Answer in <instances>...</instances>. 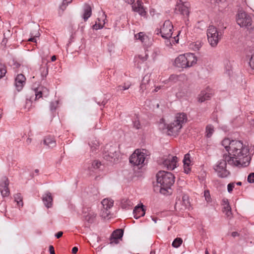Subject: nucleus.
Returning a JSON list of instances; mask_svg holds the SVG:
<instances>
[{"instance_id": "49530a36", "label": "nucleus", "mask_w": 254, "mask_h": 254, "mask_svg": "<svg viewBox=\"0 0 254 254\" xmlns=\"http://www.w3.org/2000/svg\"><path fill=\"white\" fill-rule=\"evenodd\" d=\"M58 102V101L52 102L50 104V110L51 111H55L57 107Z\"/></svg>"}, {"instance_id": "4c0bfd02", "label": "nucleus", "mask_w": 254, "mask_h": 254, "mask_svg": "<svg viewBox=\"0 0 254 254\" xmlns=\"http://www.w3.org/2000/svg\"><path fill=\"white\" fill-rule=\"evenodd\" d=\"M96 216V214L94 212H91L88 213L85 217V219L86 221L89 222V223H92L95 217Z\"/></svg>"}, {"instance_id": "c03bdc74", "label": "nucleus", "mask_w": 254, "mask_h": 254, "mask_svg": "<svg viewBox=\"0 0 254 254\" xmlns=\"http://www.w3.org/2000/svg\"><path fill=\"white\" fill-rule=\"evenodd\" d=\"M41 76L44 78L46 77L48 73V69L47 67H42L41 68Z\"/></svg>"}, {"instance_id": "de8ad7c7", "label": "nucleus", "mask_w": 254, "mask_h": 254, "mask_svg": "<svg viewBox=\"0 0 254 254\" xmlns=\"http://www.w3.org/2000/svg\"><path fill=\"white\" fill-rule=\"evenodd\" d=\"M133 127L136 128V129H139L140 128V123H139V120H138L137 118H136L133 122Z\"/></svg>"}, {"instance_id": "a211bd4d", "label": "nucleus", "mask_w": 254, "mask_h": 254, "mask_svg": "<svg viewBox=\"0 0 254 254\" xmlns=\"http://www.w3.org/2000/svg\"><path fill=\"white\" fill-rule=\"evenodd\" d=\"M132 9L134 11L138 13L141 16H145L146 14V11L142 5V2L137 0V2L134 3L132 6Z\"/></svg>"}, {"instance_id": "ddd939ff", "label": "nucleus", "mask_w": 254, "mask_h": 254, "mask_svg": "<svg viewBox=\"0 0 254 254\" xmlns=\"http://www.w3.org/2000/svg\"><path fill=\"white\" fill-rule=\"evenodd\" d=\"M103 157L108 161L111 162L115 161L116 159H117V152L116 147L110 146L107 151H105L103 154Z\"/></svg>"}, {"instance_id": "b1692460", "label": "nucleus", "mask_w": 254, "mask_h": 254, "mask_svg": "<svg viewBox=\"0 0 254 254\" xmlns=\"http://www.w3.org/2000/svg\"><path fill=\"white\" fill-rule=\"evenodd\" d=\"M211 96V93L208 91H202L198 95V100L199 102H203L208 100Z\"/></svg>"}, {"instance_id": "79ce46f5", "label": "nucleus", "mask_w": 254, "mask_h": 254, "mask_svg": "<svg viewBox=\"0 0 254 254\" xmlns=\"http://www.w3.org/2000/svg\"><path fill=\"white\" fill-rule=\"evenodd\" d=\"M130 86V84L129 83H125L124 85L122 86H119L117 87V90L120 91V90H125L127 89H128Z\"/></svg>"}, {"instance_id": "58836bf2", "label": "nucleus", "mask_w": 254, "mask_h": 254, "mask_svg": "<svg viewBox=\"0 0 254 254\" xmlns=\"http://www.w3.org/2000/svg\"><path fill=\"white\" fill-rule=\"evenodd\" d=\"M183 243V240L180 238H176L172 243V246L174 248H179Z\"/></svg>"}, {"instance_id": "39448f33", "label": "nucleus", "mask_w": 254, "mask_h": 254, "mask_svg": "<svg viewBox=\"0 0 254 254\" xmlns=\"http://www.w3.org/2000/svg\"><path fill=\"white\" fill-rule=\"evenodd\" d=\"M237 23L241 27L247 29L251 28L252 18L251 16L243 10H239L236 17Z\"/></svg>"}, {"instance_id": "052dcab7", "label": "nucleus", "mask_w": 254, "mask_h": 254, "mask_svg": "<svg viewBox=\"0 0 254 254\" xmlns=\"http://www.w3.org/2000/svg\"><path fill=\"white\" fill-rule=\"evenodd\" d=\"M126 1L128 4H132L134 2V0H126Z\"/></svg>"}, {"instance_id": "c85d7f7f", "label": "nucleus", "mask_w": 254, "mask_h": 254, "mask_svg": "<svg viewBox=\"0 0 254 254\" xmlns=\"http://www.w3.org/2000/svg\"><path fill=\"white\" fill-rule=\"evenodd\" d=\"M214 132V127L211 125H208L205 128V136L210 138Z\"/></svg>"}, {"instance_id": "20e7f679", "label": "nucleus", "mask_w": 254, "mask_h": 254, "mask_svg": "<svg viewBox=\"0 0 254 254\" xmlns=\"http://www.w3.org/2000/svg\"><path fill=\"white\" fill-rule=\"evenodd\" d=\"M197 62L196 56L192 53H186L179 56L175 61L176 66L181 68H187L192 66Z\"/></svg>"}, {"instance_id": "393cba45", "label": "nucleus", "mask_w": 254, "mask_h": 254, "mask_svg": "<svg viewBox=\"0 0 254 254\" xmlns=\"http://www.w3.org/2000/svg\"><path fill=\"white\" fill-rule=\"evenodd\" d=\"M31 38H29L28 41L30 42H33L34 43L37 42L36 38L39 37L40 35L39 32L38 27L36 26L34 29L30 32Z\"/></svg>"}, {"instance_id": "aec40b11", "label": "nucleus", "mask_w": 254, "mask_h": 254, "mask_svg": "<svg viewBox=\"0 0 254 254\" xmlns=\"http://www.w3.org/2000/svg\"><path fill=\"white\" fill-rule=\"evenodd\" d=\"M134 38L136 40L140 41L144 45L148 46L149 45V39L148 37L143 32H139L136 34H134Z\"/></svg>"}, {"instance_id": "6e6d98bb", "label": "nucleus", "mask_w": 254, "mask_h": 254, "mask_svg": "<svg viewBox=\"0 0 254 254\" xmlns=\"http://www.w3.org/2000/svg\"><path fill=\"white\" fill-rule=\"evenodd\" d=\"M63 234V232L59 231L56 234L55 236L57 237V238H61Z\"/></svg>"}, {"instance_id": "f8f14e48", "label": "nucleus", "mask_w": 254, "mask_h": 254, "mask_svg": "<svg viewBox=\"0 0 254 254\" xmlns=\"http://www.w3.org/2000/svg\"><path fill=\"white\" fill-rule=\"evenodd\" d=\"M177 160L176 156L170 155L164 160L163 164L168 170H174L177 167Z\"/></svg>"}, {"instance_id": "cd10ccee", "label": "nucleus", "mask_w": 254, "mask_h": 254, "mask_svg": "<svg viewBox=\"0 0 254 254\" xmlns=\"http://www.w3.org/2000/svg\"><path fill=\"white\" fill-rule=\"evenodd\" d=\"M148 58V54L145 52L144 54L139 55L135 58V62L137 63V64L139 65L140 64L145 62Z\"/></svg>"}, {"instance_id": "5701e85b", "label": "nucleus", "mask_w": 254, "mask_h": 254, "mask_svg": "<svg viewBox=\"0 0 254 254\" xmlns=\"http://www.w3.org/2000/svg\"><path fill=\"white\" fill-rule=\"evenodd\" d=\"M44 144L48 148H53L56 146V142L55 138L51 136L48 135L45 137L44 139Z\"/></svg>"}, {"instance_id": "37998d69", "label": "nucleus", "mask_w": 254, "mask_h": 254, "mask_svg": "<svg viewBox=\"0 0 254 254\" xmlns=\"http://www.w3.org/2000/svg\"><path fill=\"white\" fill-rule=\"evenodd\" d=\"M110 214V211H109V209H102L101 212V216L104 218H106L108 217V216Z\"/></svg>"}, {"instance_id": "f3484780", "label": "nucleus", "mask_w": 254, "mask_h": 254, "mask_svg": "<svg viewBox=\"0 0 254 254\" xmlns=\"http://www.w3.org/2000/svg\"><path fill=\"white\" fill-rule=\"evenodd\" d=\"M26 78L22 74H19L15 79V85L17 90L20 91L25 84Z\"/></svg>"}, {"instance_id": "2eb2a0df", "label": "nucleus", "mask_w": 254, "mask_h": 254, "mask_svg": "<svg viewBox=\"0 0 254 254\" xmlns=\"http://www.w3.org/2000/svg\"><path fill=\"white\" fill-rule=\"evenodd\" d=\"M124 232L121 229H118L114 231L110 238V243L117 244L123 236Z\"/></svg>"}, {"instance_id": "13d9d810", "label": "nucleus", "mask_w": 254, "mask_h": 254, "mask_svg": "<svg viewBox=\"0 0 254 254\" xmlns=\"http://www.w3.org/2000/svg\"><path fill=\"white\" fill-rule=\"evenodd\" d=\"M177 78V76H176V75H171L170 78H169V80H174L175 79H176Z\"/></svg>"}, {"instance_id": "774afa93", "label": "nucleus", "mask_w": 254, "mask_h": 254, "mask_svg": "<svg viewBox=\"0 0 254 254\" xmlns=\"http://www.w3.org/2000/svg\"><path fill=\"white\" fill-rule=\"evenodd\" d=\"M152 220L155 223H157V219L155 218H152Z\"/></svg>"}, {"instance_id": "4d7b16f0", "label": "nucleus", "mask_w": 254, "mask_h": 254, "mask_svg": "<svg viewBox=\"0 0 254 254\" xmlns=\"http://www.w3.org/2000/svg\"><path fill=\"white\" fill-rule=\"evenodd\" d=\"M78 251V248L76 247H74L72 249V253L73 254H76Z\"/></svg>"}, {"instance_id": "ea45409f", "label": "nucleus", "mask_w": 254, "mask_h": 254, "mask_svg": "<svg viewBox=\"0 0 254 254\" xmlns=\"http://www.w3.org/2000/svg\"><path fill=\"white\" fill-rule=\"evenodd\" d=\"M101 165L100 162L95 160L92 162L91 167H88V169L91 170H93V169H97L100 168V166Z\"/></svg>"}, {"instance_id": "f03ea898", "label": "nucleus", "mask_w": 254, "mask_h": 254, "mask_svg": "<svg viewBox=\"0 0 254 254\" xmlns=\"http://www.w3.org/2000/svg\"><path fill=\"white\" fill-rule=\"evenodd\" d=\"M187 118L184 113L176 114L173 122L166 124L162 120L160 122L158 127L160 130L166 133L169 135L176 136L179 134L182 127L183 124L187 122Z\"/></svg>"}, {"instance_id": "473e14b6", "label": "nucleus", "mask_w": 254, "mask_h": 254, "mask_svg": "<svg viewBox=\"0 0 254 254\" xmlns=\"http://www.w3.org/2000/svg\"><path fill=\"white\" fill-rule=\"evenodd\" d=\"M89 145L91 148V150L92 152L96 151L99 147V142L96 140H92L89 143Z\"/></svg>"}, {"instance_id": "4be33fe9", "label": "nucleus", "mask_w": 254, "mask_h": 254, "mask_svg": "<svg viewBox=\"0 0 254 254\" xmlns=\"http://www.w3.org/2000/svg\"><path fill=\"white\" fill-rule=\"evenodd\" d=\"M143 205L141 206H136L133 210V215L135 219H138V218L143 216L145 213V210L143 208Z\"/></svg>"}, {"instance_id": "6e6552de", "label": "nucleus", "mask_w": 254, "mask_h": 254, "mask_svg": "<svg viewBox=\"0 0 254 254\" xmlns=\"http://www.w3.org/2000/svg\"><path fill=\"white\" fill-rule=\"evenodd\" d=\"M146 151L142 149H136L129 157V162L134 166L142 165L146 158Z\"/></svg>"}, {"instance_id": "8fccbe9b", "label": "nucleus", "mask_w": 254, "mask_h": 254, "mask_svg": "<svg viewBox=\"0 0 254 254\" xmlns=\"http://www.w3.org/2000/svg\"><path fill=\"white\" fill-rule=\"evenodd\" d=\"M204 196L206 200L208 202L210 200V196L209 191L208 190H206L204 192Z\"/></svg>"}, {"instance_id": "bf43d9fd", "label": "nucleus", "mask_w": 254, "mask_h": 254, "mask_svg": "<svg viewBox=\"0 0 254 254\" xmlns=\"http://www.w3.org/2000/svg\"><path fill=\"white\" fill-rule=\"evenodd\" d=\"M32 141V139L31 138H28L27 139H26V142L27 144H29L30 143H31Z\"/></svg>"}, {"instance_id": "f704fd0d", "label": "nucleus", "mask_w": 254, "mask_h": 254, "mask_svg": "<svg viewBox=\"0 0 254 254\" xmlns=\"http://www.w3.org/2000/svg\"><path fill=\"white\" fill-rule=\"evenodd\" d=\"M149 79V77L147 76H145L142 80V83L140 85V90L143 91L147 88V85L148 83Z\"/></svg>"}, {"instance_id": "5fc2aeb1", "label": "nucleus", "mask_w": 254, "mask_h": 254, "mask_svg": "<svg viewBox=\"0 0 254 254\" xmlns=\"http://www.w3.org/2000/svg\"><path fill=\"white\" fill-rule=\"evenodd\" d=\"M49 252L50 253V254H55L54 248L52 245L49 246Z\"/></svg>"}, {"instance_id": "09e8293b", "label": "nucleus", "mask_w": 254, "mask_h": 254, "mask_svg": "<svg viewBox=\"0 0 254 254\" xmlns=\"http://www.w3.org/2000/svg\"><path fill=\"white\" fill-rule=\"evenodd\" d=\"M248 182L250 183H254V173H250L248 177Z\"/></svg>"}, {"instance_id": "7ed1b4c3", "label": "nucleus", "mask_w": 254, "mask_h": 254, "mask_svg": "<svg viewBox=\"0 0 254 254\" xmlns=\"http://www.w3.org/2000/svg\"><path fill=\"white\" fill-rule=\"evenodd\" d=\"M156 179L157 185L160 188V193L163 194H171V187L175 182L174 175L170 172L161 171L157 174Z\"/></svg>"}, {"instance_id": "a19ab883", "label": "nucleus", "mask_w": 254, "mask_h": 254, "mask_svg": "<svg viewBox=\"0 0 254 254\" xmlns=\"http://www.w3.org/2000/svg\"><path fill=\"white\" fill-rule=\"evenodd\" d=\"M6 72L4 65L0 64V78L3 77Z\"/></svg>"}, {"instance_id": "a878e982", "label": "nucleus", "mask_w": 254, "mask_h": 254, "mask_svg": "<svg viewBox=\"0 0 254 254\" xmlns=\"http://www.w3.org/2000/svg\"><path fill=\"white\" fill-rule=\"evenodd\" d=\"M92 13L91 6L88 4H85L84 7V13L82 16L85 21L87 20L90 17Z\"/></svg>"}, {"instance_id": "72a5a7b5", "label": "nucleus", "mask_w": 254, "mask_h": 254, "mask_svg": "<svg viewBox=\"0 0 254 254\" xmlns=\"http://www.w3.org/2000/svg\"><path fill=\"white\" fill-rule=\"evenodd\" d=\"M202 44L200 41H196L190 44V47L194 51H198L201 47Z\"/></svg>"}, {"instance_id": "423d86ee", "label": "nucleus", "mask_w": 254, "mask_h": 254, "mask_svg": "<svg viewBox=\"0 0 254 254\" xmlns=\"http://www.w3.org/2000/svg\"><path fill=\"white\" fill-rule=\"evenodd\" d=\"M208 41L212 47H215L221 39L222 33L214 26H209L207 30Z\"/></svg>"}, {"instance_id": "603ef678", "label": "nucleus", "mask_w": 254, "mask_h": 254, "mask_svg": "<svg viewBox=\"0 0 254 254\" xmlns=\"http://www.w3.org/2000/svg\"><path fill=\"white\" fill-rule=\"evenodd\" d=\"M227 205H230L228 200L226 198L223 199L222 200V205L224 207V206H227Z\"/></svg>"}, {"instance_id": "7c9ffc66", "label": "nucleus", "mask_w": 254, "mask_h": 254, "mask_svg": "<svg viewBox=\"0 0 254 254\" xmlns=\"http://www.w3.org/2000/svg\"><path fill=\"white\" fill-rule=\"evenodd\" d=\"M14 198L15 202H17V205L19 207H21L23 205V203L22 201V197L20 193L15 194L14 195Z\"/></svg>"}, {"instance_id": "864d4df0", "label": "nucleus", "mask_w": 254, "mask_h": 254, "mask_svg": "<svg viewBox=\"0 0 254 254\" xmlns=\"http://www.w3.org/2000/svg\"><path fill=\"white\" fill-rule=\"evenodd\" d=\"M8 39L9 38H7V37H6V38L3 37V38L1 41V44L3 46H5Z\"/></svg>"}, {"instance_id": "0eeeda50", "label": "nucleus", "mask_w": 254, "mask_h": 254, "mask_svg": "<svg viewBox=\"0 0 254 254\" xmlns=\"http://www.w3.org/2000/svg\"><path fill=\"white\" fill-rule=\"evenodd\" d=\"M226 155L220 159L214 166V169L217 176L220 178H226L230 175V172L226 169L227 162L229 164L228 159H226Z\"/></svg>"}, {"instance_id": "1a4fd4ad", "label": "nucleus", "mask_w": 254, "mask_h": 254, "mask_svg": "<svg viewBox=\"0 0 254 254\" xmlns=\"http://www.w3.org/2000/svg\"><path fill=\"white\" fill-rule=\"evenodd\" d=\"M173 28V26L170 20H166L159 30L161 36L167 40L171 38Z\"/></svg>"}, {"instance_id": "412c9836", "label": "nucleus", "mask_w": 254, "mask_h": 254, "mask_svg": "<svg viewBox=\"0 0 254 254\" xmlns=\"http://www.w3.org/2000/svg\"><path fill=\"white\" fill-rule=\"evenodd\" d=\"M184 168L185 173L188 174L190 171V165L191 164L190 157V154H186L183 160Z\"/></svg>"}, {"instance_id": "a18cd8bd", "label": "nucleus", "mask_w": 254, "mask_h": 254, "mask_svg": "<svg viewBox=\"0 0 254 254\" xmlns=\"http://www.w3.org/2000/svg\"><path fill=\"white\" fill-rule=\"evenodd\" d=\"M235 184L234 183H229L227 185V190L229 193H231L233 189L235 188Z\"/></svg>"}, {"instance_id": "3c124183", "label": "nucleus", "mask_w": 254, "mask_h": 254, "mask_svg": "<svg viewBox=\"0 0 254 254\" xmlns=\"http://www.w3.org/2000/svg\"><path fill=\"white\" fill-rule=\"evenodd\" d=\"M11 33L9 30H6L3 33V37L9 38L11 36Z\"/></svg>"}, {"instance_id": "69168bd1", "label": "nucleus", "mask_w": 254, "mask_h": 254, "mask_svg": "<svg viewBox=\"0 0 254 254\" xmlns=\"http://www.w3.org/2000/svg\"><path fill=\"white\" fill-rule=\"evenodd\" d=\"M56 57L55 56H53L52 57L51 61L52 62H54V61H56Z\"/></svg>"}, {"instance_id": "2f4dec72", "label": "nucleus", "mask_w": 254, "mask_h": 254, "mask_svg": "<svg viewBox=\"0 0 254 254\" xmlns=\"http://www.w3.org/2000/svg\"><path fill=\"white\" fill-rule=\"evenodd\" d=\"M223 212L228 218L230 219L232 216L231 207L230 205H227V206H224L223 207Z\"/></svg>"}, {"instance_id": "0e129e2a", "label": "nucleus", "mask_w": 254, "mask_h": 254, "mask_svg": "<svg viewBox=\"0 0 254 254\" xmlns=\"http://www.w3.org/2000/svg\"><path fill=\"white\" fill-rule=\"evenodd\" d=\"M161 88L160 86H157L156 87L154 90V92H157Z\"/></svg>"}, {"instance_id": "6ab92c4d", "label": "nucleus", "mask_w": 254, "mask_h": 254, "mask_svg": "<svg viewBox=\"0 0 254 254\" xmlns=\"http://www.w3.org/2000/svg\"><path fill=\"white\" fill-rule=\"evenodd\" d=\"M49 94V90L45 87H40L35 90V100L42 96L47 97Z\"/></svg>"}, {"instance_id": "9d476101", "label": "nucleus", "mask_w": 254, "mask_h": 254, "mask_svg": "<svg viewBox=\"0 0 254 254\" xmlns=\"http://www.w3.org/2000/svg\"><path fill=\"white\" fill-rule=\"evenodd\" d=\"M190 3L184 0H179L176 5V9L183 15L188 17L189 15Z\"/></svg>"}, {"instance_id": "c9c22d12", "label": "nucleus", "mask_w": 254, "mask_h": 254, "mask_svg": "<svg viewBox=\"0 0 254 254\" xmlns=\"http://www.w3.org/2000/svg\"><path fill=\"white\" fill-rule=\"evenodd\" d=\"M72 1V0H63L62 3L60 6V10H62V12H63L66 9L68 4L70 3Z\"/></svg>"}, {"instance_id": "dca6fc26", "label": "nucleus", "mask_w": 254, "mask_h": 254, "mask_svg": "<svg viewBox=\"0 0 254 254\" xmlns=\"http://www.w3.org/2000/svg\"><path fill=\"white\" fill-rule=\"evenodd\" d=\"M42 199L47 208H49L52 207L53 198L52 194L49 191H46L43 195Z\"/></svg>"}, {"instance_id": "4468645a", "label": "nucleus", "mask_w": 254, "mask_h": 254, "mask_svg": "<svg viewBox=\"0 0 254 254\" xmlns=\"http://www.w3.org/2000/svg\"><path fill=\"white\" fill-rule=\"evenodd\" d=\"M190 206V203L189 199V197L187 195L183 196L182 199H178L176 202L175 207L178 208L180 209H185L189 208Z\"/></svg>"}, {"instance_id": "9b49d317", "label": "nucleus", "mask_w": 254, "mask_h": 254, "mask_svg": "<svg viewBox=\"0 0 254 254\" xmlns=\"http://www.w3.org/2000/svg\"><path fill=\"white\" fill-rule=\"evenodd\" d=\"M9 181L7 177H3L0 181V191L3 197L7 196L9 194L8 189Z\"/></svg>"}, {"instance_id": "680f3d73", "label": "nucleus", "mask_w": 254, "mask_h": 254, "mask_svg": "<svg viewBox=\"0 0 254 254\" xmlns=\"http://www.w3.org/2000/svg\"><path fill=\"white\" fill-rule=\"evenodd\" d=\"M238 235V234L237 232H234L232 233V236L234 237H235Z\"/></svg>"}, {"instance_id": "338daca9", "label": "nucleus", "mask_w": 254, "mask_h": 254, "mask_svg": "<svg viewBox=\"0 0 254 254\" xmlns=\"http://www.w3.org/2000/svg\"><path fill=\"white\" fill-rule=\"evenodd\" d=\"M177 37H178V36L176 37H175L174 38V39L175 41L176 42V43H178L179 41V39L178 38L177 39Z\"/></svg>"}, {"instance_id": "f257e3e1", "label": "nucleus", "mask_w": 254, "mask_h": 254, "mask_svg": "<svg viewBox=\"0 0 254 254\" xmlns=\"http://www.w3.org/2000/svg\"><path fill=\"white\" fill-rule=\"evenodd\" d=\"M221 144L229 153V155H225L226 159L229 160V164L238 167H245L250 164L251 160L250 149L243 141L227 138L222 141Z\"/></svg>"}, {"instance_id": "c756f323", "label": "nucleus", "mask_w": 254, "mask_h": 254, "mask_svg": "<svg viewBox=\"0 0 254 254\" xmlns=\"http://www.w3.org/2000/svg\"><path fill=\"white\" fill-rule=\"evenodd\" d=\"M105 23V19H103L102 20H101V19L98 18L95 24L93 25V28L95 30L101 29L103 27Z\"/></svg>"}, {"instance_id": "e433bc0d", "label": "nucleus", "mask_w": 254, "mask_h": 254, "mask_svg": "<svg viewBox=\"0 0 254 254\" xmlns=\"http://www.w3.org/2000/svg\"><path fill=\"white\" fill-rule=\"evenodd\" d=\"M122 207L124 208H127L128 207L132 205L133 203L128 199H123L121 201Z\"/></svg>"}, {"instance_id": "e2e57ef3", "label": "nucleus", "mask_w": 254, "mask_h": 254, "mask_svg": "<svg viewBox=\"0 0 254 254\" xmlns=\"http://www.w3.org/2000/svg\"><path fill=\"white\" fill-rule=\"evenodd\" d=\"M221 128L224 131H226L227 130V127H221Z\"/></svg>"}, {"instance_id": "bb28decb", "label": "nucleus", "mask_w": 254, "mask_h": 254, "mask_svg": "<svg viewBox=\"0 0 254 254\" xmlns=\"http://www.w3.org/2000/svg\"><path fill=\"white\" fill-rule=\"evenodd\" d=\"M113 204L114 201L110 198H105L102 201L103 209L106 210L110 209L113 206Z\"/></svg>"}]
</instances>
